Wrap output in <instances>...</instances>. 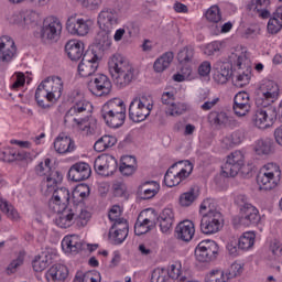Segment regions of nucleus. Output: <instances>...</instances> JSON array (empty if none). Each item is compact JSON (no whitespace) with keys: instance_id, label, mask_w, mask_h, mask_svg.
I'll list each match as a JSON object with an SVG mask.
<instances>
[{"instance_id":"obj_22","label":"nucleus","mask_w":282,"mask_h":282,"mask_svg":"<svg viewBox=\"0 0 282 282\" xmlns=\"http://www.w3.org/2000/svg\"><path fill=\"white\" fill-rule=\"evenodd\" d=\"M97 23L99 30H113V26L118 25V12L113 9H104L98 14Z\"/></svg>"},{"instance_id":"obj_34","label":"nucleus","mask_w":282,"mask_h":282,"mask_svg":"<svg viewBox=\"0 0 282 282\" xmlns=\"http://www.w3.org/2000/svg\"><path fill=\"white\" fill-rule=\"evenodd\" d=\"M83 242H80V238L78 236H66L62 240V250L64 252H78V250H82Z\"/></svg>"},{"instance_id":"obj_50","label":"nucleus","mask_w":282,"mask_h":282,"mask_svg":"<svg viewBox=\"0 0 282 282\" xmlns=\"http://www.w3.org/2000/svg\"><path fill=\"white\" fill-rule=\"evenodd\" d=\"M235 87L243 88L246 85H250V74L241 73L232 77Z\"/></svg>"},{"instance_id":"obj_56","label":"nucleus","mask_w":282,"mask_h":282,"mask_svg":"<svg viewBox=\"0 0 282 282\" xmlns=\"http://www.w3.org/2000/svg\"><path fill=\"white\" fill-rule=\"evenodd\" d=\"M226 248L230 257H239V250H241V248H239V242L236 238L230 239Z\"/></svg>"},{"instance_id":"obj_27","label":"nucleus","mask_w":282,"mask_h":282,"mask_svg":"<svg viewBox=\"0 0 282 282\" xmlns=\"http://www.w3.org/2000/svg\"><path fill=\"white\" fill-rule=\"evenodd\" d=\"M65 52L70 61H80L85 52V44L78 40H70L65 45Z\"/></svg>"},{"instance_id":"obj_23","label":"nucleus","mask_w":282,"mask_h":282,"mask_svg":"<svg viewBox=\"0 0 282 282\" xmlns=\"http://www.w3.org/2000/svg\"><path fill=\"white\" fill-rule=\"evenodd\" d=\"M68 177L72 182H85L91 177V167L85 162L75 163L68 171Z\"/></svg>"},{"instance_id":"obj_43","label":"nucleus","mask_w":282,"mask_h":282,"mask_svg":"<svg viewBox=\"0 0 282 282\" xmlns=\"http://www.w3.org/2000/svg\"><path fill=\"white\" fill-rule=\"evenodd\" d=\"M257 236L252 231L245 232L239 239H238V247L240 250H250L252 246H254V239Z\"/></svg>"},{"instance_id":"obj_29","label":"nucleus","mask_w":282,"mask_h":282,"mask_svg":"<svg viewBox=\"0 0 282 282\" xmlns=\"http://www.w3.org/2000/svg\"><path fill=\"white\" fill-rule=\"evenodd\" d=\"M158 221L161 232H170L175 223V213H173L172 208H164L160 214Z\"/></svg>"},{"instance_id":"obj_25","label":"nucleus","mask_w":282,"mask_h":282,"mask_svg":"<svg viewBox=\"0 0 282 282\" xmlns=\"http://www.w3.org/2000/svg\"><path fill=\"white\" fill-rule=\"evenodd\" d=\"M232 77V64L228 62L216 63V72L214 73V80L218 85H226Z\"/></svg>"},{"instance_id":"obj_35","label":"nucleus","mask_w":282,"mask_h":282,"mask_svg":"<svg viewBox=\"0 0 282 282\" xmlns=\"http://www.w3.org/2000/svg\"><path fill=\"white\" fill-rule=\"evenodd\" d=\"M267 30L269 34H279V31L282 30V7H279L269 19Z\"/></svg>"},{"instance_id":"obj_6","label":"nucleus","mask_w":282,"mask_h":282,"mask_svg":"<svg viewBox=\"0 0 282 282\" xmlns=\"http://www.w3.org/2000/svg\"><path fill=\"white\" fill-rule=\"evenodd\" d=\"M51 164L52 160L45 159L44 162L39 163L35 167V173H37V175L41 177H43V175L46 176V180L42 184V193L46 196L54 191L55 186H58V184H62L63 182V174L56 170H52Z\"/></svg>"},{"instance_id":"obj_24","label":"nucleus","mask_w":282,"mask_h":282,"mask_svg":"<svg viewBox=\"0 0 282 282\" xmlns=\"http://www.w3.org/2000/svg\"><path fill=\"white\" fill-rule=\"evenodd\" d=\"M69 276V269L65 264L55 263L45 273L47 282H65Z\"/></svg>"},{"instance_id":"obj_59","label":"nucleus","mask_w":282,"mask_h":282,"mask_svg":"<svg viewBox=\"0 0 282 282\" xmlns=\"http://www.w3.org/2000/svg\"><path fill=\"white\" fill-rule=\"evenodd\" d=\"M23 265V257L19 256L15 260L11 261L10 264L7 268V274H14L17 272V269L21 268Z\"/></svg>"},{"instance_id":"obj_46","label":"nucleus","mask_w":282,"mask_h":282,"mask_svg":"<svg viewBox=\"0 0 282 282\" xmlns=\"http://www.w3.org/2000/svg\"><path fill=\"white\" fill-rule=\"evenodd\" d=\"M1 213H3L8 217V219H10L11 221H19L21 219V215L19 214V210H17L14 208V205H12L10 202L6 204Z\"/></svg>"},{"instance_id":"obj_12","label":"nucleus","mask_w":282,"mask_h":282,"mask_svg":"<svg viewBox=\"0 0 282 282\" xmlns=\"http://www.w3.org/2000/svg\"><path fill=\"white\" fill-rule=\"evenodd\" d=\"M185 167H182L178 172L175 171V167L177 166V163L173 164L167 172L164 175V184L169 188H173V186H178V184H182L191 173H193V164L191 162L185 161L184 162Z\"/></svg>"},{"instance_id":"obj_21","label":"nucleus","mask_w":282,"mask_h":282,"mask_svg":"<svg viewBox=\"0 0 282 282\" xmlns=\"http://www.w3.org/2000/svg\"><path fill=\"white\" fill-rule=\"evenodd\" d=\"M252 109V104L250 102V95L246 91H240L234 97L232 110L238 118H243L248 116Z\"/></svg>"},{"instance_id":"obj_62","label":"nucleus","mask_w":282,"mask_h":282,"mask_svg":"<svg viewBox=\"0 0 282 282\" xmlns=\"http://www.w3.org/2000/svg\"><path fill=\"white\" fill-rule=\"evenodd\" d=\"M161 101L166 107H170L171 105H173L175 102V93H173V91L163 93L161 96Z\"/></svg>"},{"instance_id":"obj_13","label":"nucleus","mask_w":282,"mask_h":282,"mask_svg":"<svg viewBox=\"0 0 282 282\" xmlns=\"http://www.w3.org/2000/svg\"><path fill=\"white\" fill-rule=\"evenodd\" d=\"M52 197L48 200V208L53 213H61V210H65L69 204V199H72V195L69 194V189L67 187H59L48 193Z\"/></svg>"},{"instance_id":"obj_20","label":"nucleus","mask_w":282,"mask_h":282,"mask_svg":"<svg viewBox=\"0 0 282 282\" xmlns=\"http://www.w3.org/2000/svg\"><path fill=\"white\" fill-rule=\"evenodd\" d=\"M91 28V22L89 20L76 19V17H70L66 22V30L69 34L75 36H87Z\"/></svg>"},{"instance_id":"obj_28","label":"nucleus","mask_w":282,"mask_h":282,"mask_svg":"<svg viewBox=\"0 0 282 282\" xmlns=\"http://www.w3.org/2000/svg\"><path fill=\"white\" fill-rule=\"evenodd\" d=\"M54 213H56L54 223L58 226V228H69L75 224L74 217H76V213H74V209H67L66 207L61 212Z\"/></svg>"},{"instance_id":"obj_51","label":"nucleus","mask_w":282,"mask_h":282,"mask_svg":"<svg viewBox=\"0 0 282 282\" xmlns=\"http://www.w3.org/2000/svg\"><path fill=\"white\" fill-rule=\"evenodd\" d=\"M40 259H42V261L46 262L50 265V263H53L54 261H56V259H58V252L56 251V249H45L44 251H42Z\"/></svg>"},{"instance_id":"obj_40","label":"nucleus","mask_w":282,"mask_h":282,"mask_svg":"<svg viewBox=\"0 0 282 282\" xmlns=\"http://www.w3.org/2000/svg\"><path fill=\"white\" fill-rule=\"evenodd\" d=\"M74 105L70 108L77 116H80V113H89V111H91V104L85 99H83V97L79 96L78 98H75L73 100Z\"/></svg>"},{"instance_id":"obj_58","label":"nucleus","mask_w":282,"mask_h":282,"mask_svg":"<svg viewBox=\"0 0 282 282\" xmlns=\"http://www.w3.org/2000/svg\"><path fill=\"white\" fill-rule=\"evenodd\" d=\"M139 252L142 257H155L158 250L154 247H151V245L141 243L139 245Z\"/></svg>"},{"instance_id":"obj_18","label":"nucleus","mask_w":282,"mask_h":282,"mask_svg":"<svg viewBox=\"0 0 282 282\" xmlns=\"http://www.w3.org/2000/svg\"><path fill=\"white\" fill-rule=\"evenodd\" d=\"M259 221H261V215H259V209H257L252 204H246L240 208V226L250 228V226H257Z\"/></svg>"},{"instance_id":"obj_1","label":"nucleus","mask_w":282,"mask_h":282,"mask_svg":"<svg viewBox=\"0 0 282 282\" xmlns=\"http://www.w3.org/2000/svg\"><path fill=\"white\" fill-rule=\"evenodd\" d=\"M63 79L58 76L45 78L35 90V100L42 109H50L63 96Z\"/></svg>"},{"instance_id":"obj_53","label":"nucleus","mask_w":282,"mask_h":282,"mask_svg":"<svg viewBox=\"0 0 282 282\" xmlns=\"http://www.w3.org/2000/svg\"><path fill=\"white\" fill-rule=\"evenodd\" d=\"M83 186L77 187L74 189L73 192V199L74 202H77L78 204H80V202H85V199H87V197H89V187H86V191H83Z\"/></svg>"},{"instance_id":"obj_41","label":"nucleus","mask_w":282,"mask_h":282,"mask_svg":"<svg viewBox=\"0 0 282 282\" xmlns=\"http://www.w3.org/2000/svg\"><path fill=\"white\" fill-rule=\"evenodd\" d=\"M151 226H153V220L149 218L142 220L139 216L137 223L134 224V235L138 237L147 235V232L151 230Z\"/></svg>"},{"instance_id":"obj_60","label":"nucleus","mask_w":282,"mask_h":282,"mask_svg":"<svg viewBox=\"0 0 282 282\" xmlns=\"http://www.w3.org/2000/svg\"><path fill=\"white\" fill-rule=\"evenodd\" d=\"M220 50H221V42L215 41L207 44L205 48V54H207V56H213L214 54H217V52H219Z\"/></svg>"},{"instance_id":"obj_2","label":"nucleus","mask_w":282,"mask_h":282,"mask_svg":"<svg viewBox=\"0 0 282 282\" xmlns=\"http://www.w3.org/2000/svg\"><path fill=\"white\" fill-rule=\"evenodd\" d=\"M108 69L111 77L115 78V85L120 89L131 85L133 78H135V69L120 54H115L109 58Z\"/></svg>"},{"instance_id":"obj_57","label":"nucleus","mask_w":282,"mask_h":282,"mask_svg":"<svg viewBox=\"0 0 282 282\" xmlns=\"http://www.w3.org/2000/svg\"><path fill=\"white\" fill-rule=\"evenodd\" d=\"M214 122L220 127H228L232 122V118L228 117L226 112H218L214 118Z\"/></svg>"},{"instance_id":"obj_14","label":"nucleus","mask_w":282,"mask_h":282,"mask_svg":"<svg viewBox=\"0 0 282 282\" xmlns=\"http://www.w3.org/2000/svg\"><path fill=\"white\" fill-rule=\"evenodd\" d=\"M276 120V108L274 107H258L252 116V122L258 129H270Z\"/></svg>"},{"instance_id":"obj_19","label":"nucleus","mask_w":282,"mask_h":282,"mask_svg":"<svg viewBox=\"0 0 282 282\" xmlns=\"http://www.w3.org/2000/svg\"><path fill=\"white\" fill-rule=\"evenodd\" d=\"M17 57V44L10 36L0 37V63H12Z\"/></svg>"},{"instance_id":"obj_63","label":"nucleus","mask_w":282,"mask_h":282,"mask_svg":"<svg viewBox=\"0 0 282 282\" xmlns=\"http://www.w3.org/2000/svg\"><path fill=\"white\" fill-rule=\"evenodd\" d=\"M120 215H122V210L120 209V206L113 205L111 209L109 210L108 217L110 221H118L122 218H120Z\"/></svg>"},{"instance_id":"obj_15","label":"nucleus","mask_w":282,"mask_h":282,"mask_svg":"<svg viewBox=\"0 0 282 282\" xmlns=\"http://www.w3.org/2000/svg\"><path fill=\"white\" fill-rule=\"evenodd\" d=\"M111 79L105 74L96 75L91 80L88 82V91L93 96L102 97L111 94Z\"/></svg>"},{"instance_id":"obj_32","label":"nucleus","mask_w":282,"mask_h":282,"mask_svg":"<svg viewBox=\"0 0 282 282\" xmlns=\"http://www.w3.org/2000/svg\"><path fill=\"white\" fill-rule=\"evenodd\" d=\"M95 47L99 52H107L111 47V31L100 29L95 37Z\"/></svg>"},{"instance_id":"obj_4","label":"nucleus","mask_w":282,"mask_h":282,"mask_svg":"<svg viewBox=\"0 0 282 282\" xmlns=\"http://www.w3.org/2000/svg\"><path fill=\"white\" fill-rule=\"evenodd\" d=\"M101 118L111 129H120L127 120V106L120 98L108 100L101 108Z\"/></svg>"},{"instance_id":"obj_31","label":"nucleus","mask_w":282,"mask_h":282,"mask_svg":"<svg viewBox=\"0 0 282 282\" xmlns=\"http://www.w3.org/2000/svg\"><path fill=\"white\" fill-rule=\"evenodd\" d=\"M138 193L141 199H153L160 193V184L154 181L144 182L139 186Z\"/></svg>"},{"instance_id":"obj_36","label":"nucleus","mask_w":282,"mask_h":282,"mask_svg":"<svg viewBox=\"0 0 282 282\" xmlns=\"http://www.w3.org/2000/svg\"><path fill=\"white\" fill-rule=\"evenodd\" d=\"M254 151L257 155H270L274 151V141L270 138L259 139L256 142Z\"/></svg>"},{"instance_id":"obj_47","label":"nucleus","mask_w":282,"mask_h":282,"mask_svg":"<svg viewBox=\"0 0 282 282\" xmlns=\"http://www.w3.org/2000/svg\"><path fill=\"white\" fill-rule=\"evenodd\" d=\"M169 271L165 268H156L152 271V282H169Z\"/></svg>"},{"instance_id":"obj_7","label":"nucleus","mask_w":282,"mask_h":282,"mask_svg":"<svg viewBox=\"0 0 282 282\" xmlns=\"http://www.w3.org/2000/svg\"><path fill=\"white\" fill-rule=\"evenodd\" d=\"M260 191H272L281 182V167L275 163L265 164L257 177Z\"/></svg>"},{"instance_id":"obj_16","label":"nucleus","mask_w":282,"mask_h":282,"mask_svg":"<svg viewBox=\"0 0 282 282\" xmlns=\"http://www.w3.org/2000/svg\"><path fill=\"white\" fill-rule=\"evenodd\" d=\"M95 172L104 177H109L118 171V161L109 154L99 155L94 162Z\"/></svg>"},{"instance_id":"obj_45","label":"nucleus","mask_w":282,"mask_h":282,"mask_svg":"<svg viewBox=\"0 0 282 282\" xmlns=\"http://www.w3.org/2000/svg\"><path fill=\"white\" fill-rule=\"evenodd\" d=\"M187 106L184 102H173L165 109L166 116H182L186 113Z\"/></svg>"},{"instance_id":"obj_48","label":"nucleus","mask_w":282,"mask_h":282,"mask_svg":"<svg viewBox=\"0 0 282 282\" xmlns=\"http://www.w3.org/2000/svg\"><path fill=\"white\" fill-rule=\"evenodd\" d=\"M89 219H91V213L87 212V209H82L79 214H75L74 216L75 224L82 228H85Z\"/></svg>"},{"instance_id":"obj_42","label":"nucleus","mask_w":282,"mask_h":282,"mask_svg":"<svg viewBox=\"0 0 282 282\" xmlns=\"http://www.w3.org/2000/svg\"><path fill=\"white\" fill-rule=\"evenodd\" d=\"M193 58H195V48L193 46H184L177 54V61L183 65L193 63Z\"/></svg>"},{"instance_id":"obj_64","label":"nucleus","mask_w":282,"mask_h":282,"mask_svg":"<svg viewBox=\"0 0 282 282\" xmlns=\"http://www.w3.org/2000/svg\"><path fill=\"white\" fill-rule=\"evenodd\" d=\"M100 273L98 271H88L84 273V282H100Z\"/></svg>"},{"instance_id":"obj_26","label":"nucleus","mask_w":282,"mask_h":282,"mask_svg":"<svg viewBox=\"0 0 282 282\" xmlns=\"http://www.w3.org/2000/svg\"><path fill=\"white\" fill-rule=\"evenodd\" d=\"M176 239L188 242L195 237V224L191 220L181 221L175 228Z\"/></svg>"},{"instance_id":"obj_38","label":"nucleus","mask_w":282,"mask_h":282,"mask_svg":"<svg viewBox=\"0 0 282 282\" xmlns=\"http://www.w3.org/2000/svg\"><path fill=\"white\" fill-rule=\"evenodd\" d=\"M118 139L113 135H104L98 141L95 142L94 149L97 153H102V151H107V149H111V147H116Z\"/></svg>"},{"instance_id":"obj_5","label":"nucleus","mask_w":282,"mask_h":282,"mask_svg":"<svg viewBox=\"0 0 282 282\" xmlns=\"http://www.w3.org/2000/svg\"><path fill=\"white\" fill-rule=\"evenodd\" d=\"M281 96L279 84L272 79H263L254 91L257 107H272Z\"/></svg>"},{"instance_id":"obj_11","label":"nucleus","mask_w":282,"mask_h":282,"mask_svg":"<svg viewBox=\"0 0 282 282\" xmlns=\"http://www.w3.org/2000/svg\"><path fill=\"white\" fill-rule=\"evenodd\" d=\"M246 164V156L243 152L237 150L231 152L226 160V163L223 165V175L225 177H237L241 167Z\"/></svg>"},{"instance_id":"obj_55","label":"nucleus","mask_w":282,"mask_h":282,"mask_svg":"<svg viewBox=\"0 0 282 282\" xmlns=\"http://www.w3.org/2000/svg\"><path fill=\"white\" fill-rule=\"evenodd\" d=\"M182 265L180 264H171L167 270V278L177 280L180 282V279L183 276L182 275Z\"/></svg>"},{"instance_id":"obj_49","label":"nucleus","mask_w":282,"mask_h":282,"mask_svg":"<svg viewBox=\"0 0 282 282\" xmlns=\"http://www.w3.org/2000/svg\"><path fill=\"white\" fill-rule=\"evenodd\" d=\"M129 237V232L127 231H115L109 230V239L115 243V246H120V243H123V241Z\"/></svg>"},{"instance_id":"obj_52","label":"nucleus","mask_w":282,"mask_h":282,"mask_svg":"<svg viewBox=\"0 0 282 282\" xmlns=\"http://www.w3.org/2000/svg\"><path fill=\"white\" fill-rule=\"evenodd\" d=\"M205 17L210 23H219V21H221V12L219 11V7L209 8Z\"/></svg>"},{"instance_id":"obj_37","label":"nucleus","mask_w":282,"mask_h":282,"mask_svg":"<svg viewBox=\"0 0 282 282\" xmlns=\"http://www.w3.org/2000/svg\"><path fill=\"white\" fill-rule=\"evenodd\" d=\"M237 276V273H224L221 270H212L205 276V282H228L229 279Z\"/></svg>"},{"instance_id":"obj_54","label":"nucleus","mask_w":282,"mask_h":282,"mask_svg":"<svg viewBox=\"0 0 282 282\" xmlns=\"http://www.w3.org/2000/svg\"><path fill=\"white\" fill-rule=\"evenodd\" d=\"M110 230H115L117 232H129V223L124 218L115 220Z\"/></svg>"},{"instance_id":"obj_9","label":"nucleus","mask_w":282,"mask_h":282,"mask_svg":"<svg viewBox=\"0 0 282 282\" xmlns=\"http://www.w3.org/2000/svg\"><path fill=\"white\" fill-rule=\"evenodd\" d=\"M153 110V100L147 96L134 98L129 106V118L132 122H144Z\"/></svg>"},{"instance_id":"obj_10","label":"nucleus","mask_w":282,"mask_h":282,"mask_svg":"<svg viewBox=\"0 0 282 282\" xmlns=\"http://www.w3.org/2000/svg\"><path fill=\"white\" fill-rule=\"evenodd\" d=\"M219 257V245L215 240H203L195 248V258L199 263H210Z\"/></svg>"},{"instance_id":"obj_33","label":"nucleus","mask_w":282,"mask_h":282,"mask_svg":"<svg viewBox=\"0 0 282 282\" xmlns=\"http://www.w3.org/2000/svg\"><path fill=\"white\" fill-rule=\"evenodd\" d=\"M173 58H175L173 52H165L163 55L155 59L153 65L154 72H156L158 74H162V72L169 69V67H171V64L173 63Z\"/></svg>"},{"instance_id":"obj_30","label":"nucleus","mask_w":282,"mask_h":282,"mask_svg":"<svg viewBox=\"0 0 282 282\" xmlns=\"http://www.w3.org/2000/svg\"><path fill=\"white\" fill-rule=\"evenodd\" d=\"M54 149L56 153L65 154L72 153V151L76 149V145L74 144V140H72V138L65 134H59L54 141Z\"/></svg>"},{"instance_id":"obj_61","label":"nucleus","mask_w":282,"mask_h":282,"mask_svg":"<svg viewBox=\"0 0 282 282\" xmlns=\"http://www.w3.org/2000/svg\"><path fill=\"white\" fill-rule=\"evenodd\" d=\"M36 23V13L24 12L22 28H30Z\"/></svg>"},{"instance_id":"obj_44","label":"nucleus","mask_w":282,"mask_h":282,"mask_svg":"<svg viewBox=\"0 0 282 282\" xmlns=\"http://www.w3.org/2000/svg\"><path fill=\"white\" fill-rule=\"evenodd\" d=\"M198 195L199 194L197 193V191H195V188H191L189 191L181 194L180 205L183 206V208H188V206H193Z\"/></svg>"},{"instance_id":"obj_3","label":"nucleus","mask_w":282,"mask_h":282,"mask_svg":"<svg viewBox=\"0 0 282 282\" xmlns=\"http://www.w3.org/2000/svg\"><path fill=\"white\" fill-rule=\"evenodd\" d=\"M200 219L199 228L203 235H217L224 228V215L215 208V203L210 198H206L200 204Z\"/></svg>"},{"instance_id":"obj_39","label":"nucleus","mask_w":282,"mask_h":282,"mask_svg":"<svg viewBox=\"0 0 282 282\" xmlns=\"http://www.w3.org/2000/svg\"><path fill=\"white\" fill-rule=\"evenodd\" d=\"M99 65H100L99 62H94V63L80 62L78 65V74L83 78L94 76V74H96V72H98Z\"/></svg>"},{"instance_id":"obj_17","label":"nucleus","mask_w":282,"mask_h":282,"mask_svg":"<svg viewBox=\"0 0 282 282\" xmlns=\"http://www.w3.org/2000/svg\"><path fill=\"white\" fill-rule=\"evenodd\" d=\"M63 32V23L56 17H50L44 21V25L41 30L42 39L47 41H56Z\"/></svg>"},{"instance_id":"obj_8","label":"nucleus","mask_w":282,"mask_h":282,"mask_svg":"<svg viewBox=\"0 0 282 282\" xmlns=\"http://www.w3.org/2000/svg\"><path fill=\"white\" fill-rule=\"evenodd\" d=\"M64 123L66 127L82 131L84 135H94L98 131L96 119L78 118L72 108L66 112Z\"/></svg>"}]
</instances>
